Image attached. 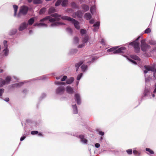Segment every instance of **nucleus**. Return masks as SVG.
Segmentation results:
<instances>
[{
  "label": "nucleus",
  "mask_w": 156,
  "mask_h": 156,
  "mask_svg": "<svg viewBox=\"0 0 156 156\" xmlns=\"http://www.w3.org/2000/svg\"><path fill=\"white\" fill-rule=\"evenodd\" d=\"M145 77L146 84L147 86H149L150 85L149 84V82L150 80V77H148V78H147L146 76L145 75Z\"/></svg>",
  "instance_id": "nucleus-26"
},
{
  "label": "nucleus",
  "mask_w": 156,
  "mask_h": 156,
  "mask_svg": "<svg viewBox=\"0 0 156 156\" xmlns=\"http://www.w3.org/2000/svg\"><path fill=\"white\" fill-rule=\"evenodd\" d=\"M152 51L153 52H156V47H155L152 50Z\"/></svg>",
  "instance_id": "nucleus-62"
},
{
  "label": "nucleus",
  "mask_w": 156,
  "mask_h": 156,
  "mask_svg": "<svg viewBox=\"0 0 156 156\" xmlns=\"http://www.w3.org/2000/svg\"><path fill=\"white\" fill-rule=\"evenodd\" d=\"M149 90H148V88L146 87L144 91V95L146 96L147 95V93L149 92Z\"/></svg>",
  "instance_id": "nucleus-45"
},
{
  "label": "nucleus",
  "mask_w": 156,
  "mask_h": 156,
  "mask_svg": "<svg viewBox=\"0 0 156 156\" xmlns=\"http://www.w3.org/2000/svg\"><path fill=\"white\" fill-rule=\"evenodd\" d=\"M25 138V136H23L21 137L20 140L22 141Z\"/></svg>",
  "instance_id": "nucleus-58"
},
{
  "label": "nucleus",
  "mask_w": 156,
  "mask_h": 156,
  "mask_svg": "<svg viewBox=\"0 0 156 156\" xmlns=\"http://www.w3.org/2000/svg\"><path fill=\"white\" fill-rule=\"evenodd\" d=\"M83 74L82 73H80L78 74L77 77V80L78 81H79L81 79V77L82 76Z\"/></svg>",
  "instance_id": "nucleus-41"
},
{
  "label": "nucleus",
  "mask_w": 156,
  "mask_h": 156,
  "mask_svg": "<svg viewBox=\"0 0 156 156\" xmlns=\"http://www.w3.org/2000/svg\"><path fill=\"white\" fill-rule=\"evenodd\" d=\"M98 58V57H97V56L94 57H93L90 58V62H94V60H95L97 59Z\"/></svg>",
  "instance_id": "nucleus-36"
},
{
  "label": "nucleus",
  "mask_w": 156,
  "mask_h": 156,
  "mask_svg": "<svg viewBox=\"0 0 156 156\" xmlns=\"http://www.w3.org/2000/svg\"><path fill=\"white\" fill-rule=\"evenodd\" d=\"M33 33V31L32 30H30L29 31V34H32Z\"/></svg>",
  "instance_id": "nucleus-61"
},
{
  "label": "nucleus",
  "mask_w": 156,
  "mask_h": 156,
  "mask_svg": "<svg viewBox=\"0 0 156 156\" xmlns=\"http://www.w3.org/2000/svg\"><path fill=\"white\" fill-rule=\"evenodd\" d=\"M141 37H142V36L138 37L135 41L129 44V45L132 46L134 47L135 51L136 53H138L140 50L139 43L138 41Z\"/></svg>",
  "instance_id": "nucleus-3"
},
{
  "label": "nucleus",
  "mask_w": 156,
  "mask_h": 156,
  "mask_svg": "<svg viewBox=\"0 0 156 156\" xmlns=\"http://www.w3.org/2000/svg\"><path fill=\"white\" fill-rule=\"evenodd\" d=\"M77 50H76V49H74V50H72V53H76V52H77Z\"/></svg>",
  "instance_id": "nucleus-60"
},
{
  "label": "nucleus",
  "mask_w": 156,
  "mask_h": 156,
  "mask_svg": "<svg viewBox=\"0 0 156 156\" xmlns=\"http://www.w3.org/2000/svg\"><path fill=\"white\" fill-rule=\"evenodd\" d=\"M72 108L73 113L74 114L77 113L78 112V110L76 105H72Z\"/></svg>",
  "instance_id": "nucleus-19"
},
{
  "label": "nucleus",
  "mask_w": 156,
  "mask_h": 156,
  "mask_svg": "<svg viewBox=\"0 0 156 156\" xmlns=\"http://www.w3.org/2000/svg\"><path fill=\"white\" fill-rule=\"evenodd\" d=\"M55 84L56 85H65L66 84V83L64 82H58V81H56L55 83Z\"/></svg>",
  "instance_id": "nucleus-37"
},
{
  "label": "nucleus",
  "mask_w": 156,
  "mask_h": 156,
  "mask_svg": "<svg viewBox=\"0 0 156 156\" xmlns=\"http://www.w3.org/2000/svg\"><path fill=\"white\" fill-rule=\"evenodd\" d=\"M16 32L17 30L16 29H13L9 32V34L11 35H13L16 34Z\"/></svg>",
  "instance_id": "nucleus-29"
},
{
  "label": "nucleus",
  "mask_w": 156,
  "mask_h": 156,
  "mask_svg": "<svg viewBox=\"0 0 156 156\" xmlns=\"http://www.w3.org/2000/svg\"><path fill=\"white\" fill-rule=\"evenodd\" d=\"M94 20H93V19H91V20H90V21H89V23L90 24H93L94 23Z\"/></svg>",
  "instance_id": "nucleus-56"
},
{
  "label": "nucleus",
  "mask_w": 156,
  "mask_h": 156,
  "mask_svg": "<svg viewBox=\"0 0 156 156\" xmlns=\"http://www.w3.org/2000/svg\"><path fill=\"white\" fill-rule=\"evenodd\" d=\"M74 79L73 77H71L66 80V83L70 84H71L74 81Z\"/></svg>",
  "instance_id": "nucleus-21"
},
{
  "label": "nucleus",
  "mask_w": 156,
  "mask_h": 156,
  "mask_svg": "<svg viewBox=\"0 0 156 156\" xmlns=\"http://www.w3.org/2000/svg\"><path fill=\"white\" fill-rule=\"evenodd\" d=\"M5 85L4 80L2 78H0V87H2Z\"/></svg>",
  "instance_id": "nucleus-34"
},
{
  "label": "nucleus",
  "mask_w": 156,
  "mask_h": 156,
  "mask_svg": "<svg viewBox=\"0 0 156 156\" xmlns=\"http://www.w3.org/2000/svg\"><path fill=\"white\" fill-rule=\"evenodd\" d=\"M3 45L5 48H8V45L7 44V42L6 41H4L3 42Z\"/></svg>",
  "instance_id": "nucleus-40"
},
{
  "label": "nucleus",
  "mask_w": 156,
  "mask_h": 156,
  "mask_svg": "<svg viewBox=\"0 0 156 156\" xmlns=\"http://www.w3.org/2000/svg\"><path fill=\"white\" fill-rule=\"evenodd\" d=\"M38 132L37 131H32L31 132V133L32 135H35L38 134Z\"/></svg>",
  "instance_id": "nucleus-51"
},
{
  "label": "nucleus",
  "mask_w": 156,
  "mask_h": 156,
  "mask_svg": "<svg viewBox=\"0 0 156 156\" xmlns=\"http://www.w3.org/2000/svg\"><path fill=\"white\" fill-rule=\"evenodd\" d=\"M61 2L62 0H58L55 4V6H59L61 4Z\"/></svg>",
  "instance_id": "nucleus-38"
},
{
  "label": "nucleus",
  "mask_w": 156,
  "mask_h": 156,
  "mask_svg": "<svg viewBox=\"0 0 156 156\" xmlns=\"http://www.w3.org/2000/svg\"><path fill=\"white\" fill-rule=\"evenodd\" d=\"M46 9L45 8H43L41 9L40 11V14H41L44 12L45 11Z\"/></svg>",
  "instance_id": "nucleus-48"
},
{
  "label": "nucleus",
  "mask_w": 156,
  "mask_h": 156,
  "mask_svg": "<svg viewBox=\"0 0 156 156\" xmlns=\"http://www.w3.org/2000/svg\"><path fill=\"white\" fill-rule=\"evenodd\" d=\"M118 47H115L110 48L107 50L108 52H112V54H119L124 52V51L126 50V48L124 47H121L118 48Z\"/></svg>",
  "instance_id": "nucleus-2"
},
{
  "label": "nucleus",
  "mask_w": 156,
  "mask_h": 156,
  "mask_svg": "<svg viewBox=\"0 0 156 156\" xmlns=\"http://www.w3.org/2000/svg\"><path fill=\"white\" fill-rule=\"evenodd\" d=\"M79 138L80 139L81 142L84 144H87V140L84 138V136L83 135H80L79 136Z\"/></svg>",
  "instance_id": "nucleus-14"
},
{
  "label": "nucleus",
  "mask_w": 156,
  "mask_h": 156,
  "mask_svg": "<svg viewBox=\"0 0 156 156\" xmlns=\"http://www.w3.org/2000/svg\"><path fill=\"white\" fill-rule=\"evenodd\" d=\"M136 148H135L133 149V154L136 156H140L141 155V153L138 152L136 150Z\"/></svg>",
  "instance_id": "nucleus-16"
},
{
  "label": "nucleus",
  "mask_w": 156,
  "mask_h": 156,
  "mask_svg": "<svg viewBox=\"0 0 156 156\" xmlns=\"http://www.w3.org/2000/svg\"><path fill=\"white\" fill-rule=\"evenodd\" d=\"M81 68L82 71L84 72L87 69V67L86 65H83L81 66Z\"/></svg>",
  "instance_id": "nucleus-30"
},
{
  "label": "nucleus",
  "mask_w": 156,
  "mask_h": 156,
  "mask_svg": "<svg viewBox=\"0 0 156 156\" xmlns=\"http://www.w3.org/2000/svg\"><path fill=\"white\" fill-rule=\"evenodd\" d=\"M140 47L142 50L143 51H145L149 49L150 46L146 43V39H142L141 41Z\"/></svg>",
  "instance_id": "nucleus-5"
},
{
  "label": "nucleus",
  "mask_w": 156,
  "mask_h": 156,
  "mask_svg": "<svg viewBox=\"0 0 156 156\" xmlns=\"http://www.w3.org/2000/svg\"><path fill=\"white\" fill-rule=\"evenodd\" d=\"M146 150L148 152L147 153V154H154V152L150 148H146Z\"/></svg>",
  "instance_id": "nucleus-27"
},
{
  "label": "nucleus",
  "mask_w": 156,
  "mask_h": 156,
  "mask_svg": "<svg viewBox=\"0 0 156 156\" xmlns=\"http://www.w3.org/2000/svg\"><path fill=\"white\" fill-rule=\"evenodd\" d=\"M74 43L75 44H77L79 42V39L77 37H76L74 38Z\"/></svg>",
  "instance_id": "nucleus-44"
},
{
  "label": "nucleus",
  "mask_w": 156,
  "mask_h": 156,
  "mask_svg": "<svg viewBox=\"0 0 156 156\" xmlns=\"http://www.w3.org/2000/svg\"><path fill=\"white\" fill-rule=\"evenodd\" d=\"M67 31L70 33H71L72 32V29L69 28H68L67 29Z\"/></svg>",
  "instance_id": "nucleus-53"
},
{
  "label": "nucleus",
  "mask_w": 156,
  "mask_h": 156,
  "mask_svg": "<svg viewBox=\"0 0 156 156\" xmlns=\"http://www.w3.org/2000/svg\"><path fill=\"white\" fill-rule=\"evenodd\" d=\"M121 55L124 57H126L127 59L129 60L130 62L133 63V64H136L137 62L138 63V64H139V62H138L140 61V59L137 56L135 55H131V57L132 58L136 61H134L128 58L127 56H126V55H123V53H121Z\"/></svg>",
  "instance_id": "nucleus-6"
},
{
  "label": "nucleus",
  "mask_w": 156,
  "mask_h": 156,
  "mask_svg": "<svg viewBox=\"0 0 156 156\" xmlns=\"http://www.w3.org/2000/svg\"><path fill=\"white\" fill-rule=\"evenodd\" d=\"M94 31H97L98 29H97V27H96L95 26H94Z\"/></svg>",
  "instance_id": "nucleus-59"
},
{
  "label": "nucleus",
  "mask_w": 156,
  "mask_h": 156,
  "mask_svg": "<svg viewBox=\"0 0 156 156\" xmlns=\"http://www.w3.org/2000/svg\"><path fill=\"white\" fill-rule=\"evenodd\" d=\"M96 8L95 5H93L91 7L90 11L91 13L92 14H94L96 12Z\"/></svg>",
  "instance_id": "nucleus-22"
},
{
  "label": "nucleus",
  "mask_w": 156,
  "mask_h": 156,
  "mask_svg": "<svg viewBox=\"0 0 156 156\" xmlns=\"http://www.w3.org/2000/svg\"><path fill=\"white\" fill-rule=\"evenodd\" d=\"M98 133L100 135H101V136H103L104 135V132L101 131H99L98 132Z\"/></svg>",
  "instance_id": "nucleus-54"
},
{
  "label": "nucleus",
  "mask_w": 156,
  "mask_h": 156,
  "mask_svg": "<svg viewBox=\"0 0 156 156\" xmlns=\"http://www.w3.org/2000/svg\"><path fill=\"white\" fill-rule=\"evenodd\" d=\"M51 16L54 17L52 18L50 16H48L45 18L41 20H40L41 22H44L45 21L48 20L50 22H53L50 25L51 27H54L61 25H64L65 24L60 22H55L56 20H59L61 18L62 20H68L70 22L74 24V25L76 29L79 30L80 29V23L75 19L72 18L67 16H61L60 15H58L57 13H54L51 15Z\"/></svg>",
  "instance_id": "nucleus-1"
},
{
  "label": "nucleus",
  "mask_w": 156,
  "mask_h": 156,
  "mask_svg": "<svg viewBox=\"0 0 156 156\" xmlns=\"http://www.w3.org/2000/svg\"><path fill=\"white\" fill-rule=\"evenodd\" d=\"M100 42L102 45H104L105 44V41L104 39H101V41H100Z\"/></svg>",
  "instance_id": "nucleus-52"
},
{
  "label": "nucleus",
  "mask_w": 156,
  "mask_h": 156,
  "mask_svg": "<svg viewBox=\"0 0 156 156\" xmlns=\"http://www.w3.org/2000/svg\"><path fill=\"white\" fill-rule=\"evenodd\" d=\"M127 153L129 155H131L132 153V151L131 149H129L126 151Z\"/></svg>",
  "instance_id": "nucleus-43"
},
{
  "label": "nucleus",
  "mask_w": 156,
  "mask_h": 156,
  "mask_svg": "<svg viewBox=\"0 0 156 156\" xmlns=\"http://www.w3.org/2000/svg\"><path fill=\"white\" fill-rule=\"evenodd\" d=\"M74 99L77 104L80 105L81 103V99L80 94L78 93L75 94L74 95Z\"/></svg>",
  "instance_id": "nucleus-8"
},
{
  "label": "nucleus",
  "mask_w": 156,
  "mask_h": 156,
  "mask_svg": "<svg viewBox=\"0 0 156 156\" xmlns=\"http://www.w3.org/2000/svg\"><path fill=\"white\" fill-rule=\"evenodd\" d=\"M42 2L41 0H34L33 3L34 4H39Z\"/></svg>",
  "instance_id": "nucleus-33"
},
{
  "label": "nucleus",
  "mask_w": 156,
  "mask_h": 156,
  "mask_svg": "<svg viewBox=\"0 0 156 156\" xmlns=\"http://www.w3.org/2000/svg\"><path fill=\"white\" fill-rule=\"evenodd\" d=\"M34 26H38V27H47V25L44 23H34Z\"/></svg>",
  "instance_id": "nucleus-17"
},
{
  "label": "nucleus",
  "mask_w": 156,
  "mask_h": 156,
  "mask_svg": "<svg viewBox=\"0 0 156 156\" xmlns=\"http://www.w3.org/2000/svg\"><path fill=\"white\" fill-rule=\"evenodd\" d=\"M83 63V62L81 61L80 62H79V63H78V64H77L76 65L75 67L76 68V71H77L79 67L81 65H82Z\"/></svg>",
  "instance_id": "nucleus-35"
},
{
  "label": "nucleus",
  "mask_w": 156,
  "mask_h": 156,
  "mask_svg": "<svg viewBox=\"0 0 156 156\" xmlns=\"http://www.w3.org/2000/svg\"><path fill=\"white\" fill-rule=\"evenodd\" d=\"M66 92L69 94H72L74 92L73 88L70 86H67L66 88Z\"/></svg>",
  "instance_id": "nucleus-15"
},
{
  "label": "nucleus",
  "mask_w": 156,
  "mask_h": 156,
  "mask_svg": "<svg viewBox=\"0 0 156 156\" xmlns=\"http://www.w3.org/2000/svg\"><path fill=\"white\" fill-rule=\"evenodd\" d=\"M91 17V14L89 12L87 13L84 15V18L87 20H90Z\"/></svg>",
  "instance_id": "nucleus-20"
},
{
  "label": "nucleus",
  "mask_w": 156,
  "mask_h": 156,
  "mask_svg": "<svg viewBox=\"0 0 156 156\" xmlns=\"http://www.w3.org/2000/svg\"><path fill=\"white\" fill-rule=\"evenodd\" d=\"M4 91V89L3 88L0 89V98L2 96Z\"/></svg>",
  "instance_id": "nucleus-42"
},
{
  "label": "nucleus",
  "mask_w": 156,
  "mask_h": 156,
  "mask_svg": "<svg viewBox=\"0 0 156 156\" xmlns=\"http://www.w3.org/2000/svg\"><path fill=\"white\" fill-rule=\"evenodd\" d=\"M80 33L82 34H83L86 33V30L84 29H81L80 31Z\"/></svg>",
  "instance_id": "nucleus-50"
},
{
  "label": "nucleus",
  "mask_w": 156,
  "mask_h": 156,
  "mask_svg": "<svg viewBox=\"0 0 156 156\" xmlns=\"http://www.w3.org/2000/svg\"><path fill=\"white\" fill-rule=\"evenodd\" d=\"M4 100L6 102H8L9 101V98H6L4 99Z\"/></svg>",
  "instance_id": "nucleus-57"
},
{
  "label": "nucleus",
  "mask_w": 156,
  "mask_h": 156,
  "mask_svg": "<svg viewBox=\"0 0 156 156\" xmlns=\"http://www.w3.org/2000/svg\"><path fill=\"white\" fill-rule=\"evenodd\" d=\"M23 83V82H21L12 84L9 87V89L19 87L22 86Z\"/></svg>",
  "instance_id": "nucleus-10"
},
{
  "label": "nucleus",
  "mask_w": 156,
  "mask_h": 156,
  "mask_svg": "<svg viewBox=\"0 0 156 156\" xmlns=\"http://www.w3.org/2000/svg\"><path fill=\"white\" fill-rule=\"evenodd\" d=\"M1 54L3 57H7L9 55V50L8 48H4Z\"/></svg>",
  "instance_id": "nucleus-12"
},
{
  "label": "nucleus",
  "mask_w": 156,
  "mask_h": 156,
  "mask_svg": "<svg viewBox=\"0 0 156 156\" xmlns=\"http://www.w3.org/2000/svg\"><path fill=\"white\" fill-rule=\"evenodd\" d=\"M83 13L80 11H78L73 14L72 16L74 18L77 17L78 18H81L82 16Z\"/></svg>",
  "instance_id": "nucleus-13"
},
{
  "label": "nucleus",
  "mask_w": 156,
  "mask_h": 156,
  "mask_svg": "<svg viewBox=\"0 0 156 156\" xmlns=\"http://www.w3.org/2000/svg\"><path fill=\"white\" fill-rule=\"evenodd\" d=\"M82 8L85 11H88L89 9V6L88 5L85 4L82 5Z\"/></svg>",
  "instance_id": "nucleus-23"
},
{
  "label": "nucleus",
  "mask_w": 156,
  "mask_h": 156,
  "mask_svg": "<svg viewBox=\"0 0 156 156\" xmlns=\"http://www.w3.org/2000/svg\"><path fill=\"white\" fill-rule=\"evenodd\" d=\"M68 0H64L62 2V5L63 7L66 6L68 4Z\"/></svg>",
  "instance_id": "nucleus-32"
},
{
  "label": "nucleus",
  "mask_w": 156,
  "mask_h": 156,
  "mask_svg": "<svg viewBox=\"0 0 156 156\" xmlns=\"http://www.w3.org/2000/svg\"><path fill=\"white\" fill-rule=\"evenodd\" d=\"M61 76H58V77H56V79H57V80H58V79H60L61 78Z\"/></svg>",
  "instance_id": "nucleus-63"
},
{
  "label": "nucleus",
  "mask_w": 156,
  "mask_h": 156,
  "mask_svg": "<svg viewBox=\"0 0 156 156\" xmlns=\"http://www.w3.org/2000/svg\"><path fill=\"white\" fill-rule=\"evenodd\" d=\"M12 78L17 80V79H16L17 78L15 76H13L12 78H11L10 76H7L6 77L5 80H4L5 84H8L11 80H13Z\"/></svg>",
  "instance_id": "nucleus-11"
},
{
  "label": "nucleus",
  "mask_w": 156,
  "mask_h": 156,
  "mask_svg": "<svg viewBox=\"0 0 156 156\" xmlns=\"http://www.w3.org/2000/svg\"><path fill=\"white\" fill-rule=\"evenodd\" d=\"M56 12V10L54 7H51L49 8L48 12L49 13L54 12Z\"/></svg>",
  "instance_id": "nucleus-28"
},
{
  "label": "nucleus",
  "mask_w": 156,
  "mask_h": 156,
  "mask_svg": "<svg viewBox=\"0 0 156 156\" xmlns=\"http://www.w3.org/2000/svg\"><path fill=\"white\" fill-rule=\"evenodd\" d=\"M148 43L150 44L155 45L156 44V41L154 39H151L148 41Z\"/></svg>",
  "instance_id": "nucleus-24"
},
{
  "label": "nucleus",
  "mask_w": 156,
  "mask_h": 156,
  "mask_svg": "<svg viewBox=\"0 0 156 156\" xmlns=\"http://www.w3.org/2000/svg\"><path fill=\"white\" fill-rule=\"evenodd\" d=\"M65 90V87L61 86L56 89L55 90V93L57 94L62 95L64 93Z\"/></svg>",
  "instance_id": "nucleus-7"
},
{
  "label": "nucleus",
  "mask_w": 156,
  "mask_h": 156,
  "mask_svg": "<svg viewBox=\"0 0 156 156\" xmlns=\"http://www.w3.org/2000/svg\"><path fill=\"white\" fill-rule=\"evenodd\" d=\"M100 25V22H97L94 24L93 26H95L97 27V29H98L99 28V26Z\"/></svg>",
  "instance_id": "nucleus-39"
},
{
  "label": "nucleus",
  "mask_w": 156,
  "mask_h": 156,
  "mask_svg": "<svg viewBox=\"0 0 156 156\" xmlns=\"http://www.w3.org/2000/svg\"><path fill=\"white\" fill-rule=\"evenodd\" d=\"M13 7L14 9V16L15 17L17 16V17L18 14H17V12L18 9V6L17 5H13Z\"/></svg>",
  "instance_id": "nucleus-18"
},
{
  "label": "nucleus",
  "mask_w": 156,
  "mask_h": 156,
  "mask_svg": "<svg viewBox=\"0 0 156 156\" xmlns=\"http://www.w3.org/2000/svg\"><path fill=\"white\" fill-rule=\"evenodd\" d=\"M85 45V44L84 43H83L82 44H79L78 46V48H81L83 47Z\"/></svg>",
  "instance_id": "nucleus-49"
},
{
  "label": "nucleus",
  "mask_w": 156,
  "mask_h": 156,
  "mask_svg": "<svg viewBox=\"0 0 156 156\" xmlns=\"http://www.w3.org/2000/svg\"><path fill=\"white\" fill-rule=\"evenodd\" d=\"M151 32V30L150 28H148L145 30L144 33L146 34H148Z\"/></svg>",
  "instance_id": "nucleus-47"
},
{
  "label": "nucleus",
  "mask_w": 156,
  "mask_h": 156,
  "mask_svg": "<svg viewBox=\"0 0 156 156\" xmlns=\"http://www.w3.org/2000/svg\"><path fill=\"white\" fill-rule=\"evenodd\" d=\"M34 19L33 18H31L28 21V25H32L34 22Z\"/></svg>",
  "instance_id": "nucleus-25"
},
{
  "label": "nucleus",
  "mask_w": 156,
  "mask_h": 156,
  "mask_svg": "<svg viewBox=\"0 0 156 156\" xmlns=\"http://www.w3.org/2000/svg\"><path fill=\"white\" fill-rule=\"evenodd\" d=\"M67 78V76H64L61 78V80L62 81H65Z\"/></svg>",
  "instance_id": "nucleus-46"
},
{
  "label": "nucleus",
  "mask_w": 156,
  "mask_h": 156,
  "mask_svg": "<svg viewBox=\"0 0 156 156\" xmlns=\"http://www.w3.org/2000/svg\"><path fill=\"white\" fill-rule=\"evenodd\" d=\"M28 10V8L26 6L23 5L20 7L19 12L18 14L17 17H20L21 14L23 15H26Z\"/></svg>",
  "instance_id": "nucleus-4"
},
{
  "label": "nucleus",
  "mask_w": 156,
  "mask_h": 156,
  "mask_svg": "<svg viewBox=\"0 0 156 156\" xmlns=\"http://www.w3.org/2000/svg\"><path fill=\"white\" fill-rule=\"evenodd\" d=\"M28 26V23L24 22L22 23L20 25L19 27V30L22 31L26 29Z\"/></svg>",
  "instance_id": "nucleus-9"
},
{
  "label": "nucleus",
  "mask_w": 156,
  "mask_h": 156,
  "mask_svg": "<svg viewBox=\"0 0 156 156\" xmlns=\"http://www.w3.org/2000/svg\"><path fill=\"white\" fill-rule=\"evenodd\" d=\"M155 88L154 90V93H155V92H156V83L155 84Z\"/></svg>",
  "instance_id": "nucleus-64"
},
{
  "label": "nucleus",
  "mask_w": 156,
  "mask_h": 156,
  "mask_svg": "<svg viewBox=\"0 0 156 156\" xmlns=\"http://www.w3.org/2000/svg\"><path fill=\"white\" fill-rule=\"evenodd\" d=\"M89 40V37L88 36H85L82 40V42L84 43L87 42V41Z\"/></svg>",
  "instance_id": "nucleus-31"
},
{
  "label": "nucleus",
  "mask_w": 156,
  "mask_h": 156,
  "mask_svg": "<svg viewBox=\"0 0 156 156\" xmlns=\"http://www.w3.org/2000/svg\"><path fill=\"white\" fill-rule=\"evenodd\" d=\"M95 146L96 148H99L100 146V144L99 143H96L95 144Z\"/></svg>",
  "instance_id": "nucleus-55"
}]
</instances>
